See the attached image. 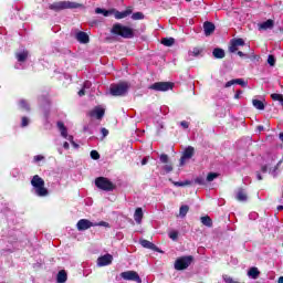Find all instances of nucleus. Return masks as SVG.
Returning a JSON list of instances; mask_svg holds the SVG:
<instances>
[{
	"mask_svg": "<svg viewBox=\"0 0 283 283\" xmlns=\"http://www.w3.org/2000/svg\"><path fill=\"white\" fill-rule=\"evenodd\" d=\"M163 45H166V48H171L174 45L175 40L174 38H165L161 40Z\"/></svg>",
	"mask_w": 283,
	"mask_h": 283,
	"instance_id": "obj_33",
	"label": "nucleus"
},
{
	"mask_svg": "<svg viewBox=\"0 0 283 283\" xmlns=\"http://www.w3.org/2000/svg\"><path fill=\"white\" fill-rule=\"evenodd\" d=\"M212 56H214V59H224V50L222 49H214L212 51Z\"/></svg>",
	"mask_w": 283,
	"mask_h": 283,
	"instance_id": "obj_29",
	"label": "nucleus"
},
{
	"mask_svg": "<svg viewBox=\"0 0 283 283\" xmlns=\"http://www.w3.org/2000/svg\"><path fill=\"white\" fill-rule=\"evenodd\" d=\"M95 185L98 189H102L103 191H114V184L105 177H98L95 180Z\"/></svg>",
	"mask_w": 283,
	"mask_h": 283,
	"instance_id": "obj_6",
	"label": "nucleus"
},
{
	"mask_svg": "<svg viewBox=\"0 0 283 283\" xmlns=\"http://www.w3.org/2000/svg\"><path fill=\"white\" fill-rule=\"evenodd\" d=\"M57 129L60 130L62 138H65L70 143H74V136L67 135V128L63 122H57Z\"/></svg>",
	"mask_w": 283,
	"mask_h": 283,
	"instance_id": "obj_13",
	"label": "nucleus"
},
{
	"mask_svg": "<svg viewBox=\"0 0 283 283\" xmlns=\"http://www.w3.org/2000/svg\"><path fill=\"white\" fill-rule=\"evenodd\" d=\"M41 160H45V156L36 155V156L33 157L34 163H41Z\"/></svg>",
	"mask_w": 283,
	"mask_h": 283,
	"instance_id": "obj_45",
	"label": "nucleus"
},
{
	"mask_svg": "<svg viewBox=\"0 0 283 283\" xmlns=\"http://www.w3.org/2000/svg\"><path fill=\"white\" fill-rule=\"evenodd\" d=\"M148 90H154L155 92H169V90H174V83L156 82L153 85H150Z\"/></svg>",
	"mask_w": 283,
	"mask_h": 283,
	"instance_id": "obj_7",
	"label": "nucleus"
},
{
	"mask_svg": "<svg viewBox=\"0 0 283 283\" xmlns=\"http://www.w3.org/2000/svg\"><path fill=\"white\" fill-rule=\"evenodd\" d=\"M84 132H87V126H84Z\"/></svg>",
	"mask_w": 283,
	"mask_h": 283,
	"instance_id": "obj_62",
	"label": "nucleus"
},
{
	"mask_svg": "<svg viewBox=\"0 0 283 283\" xmlns=\"http://www.w3.org/2000/svg\"><path fill=\"white\" fill-rule=\"evenodd\" d=\"M235 198L239 202H247L248 200L247 191H244V189H239L237 191Z\"/></svg>",
	"mask_w": 283,
	"mask_h": 283,
	"instance_id": "obj_24",
	"label": "nucleus"
},
{
	"mask_svg": "<svg viewBox=\"0 0 283 283\" xmlns=\"http://www.w3.org/2000/svg\"><path fill=\"white\" fill-rule=\"evenodd\" d=\"M193 262V256H182L176 260L175 269L176 271H185V269H189L191 263Z\"/></svg>",
	"mask_w": 283,
	"mask_h": 283,
	"instance_id": "obj_5",
	"label": "nucleus"
},
{
	"mask_svg": "<svg viewBox=\"0 0 283 283\" xmlns=\"http://www.w3.org/2000/svg\"><path fill=\"white\" fill-rule=\"evenodd\" d=\"M218 176V172H209L207 176V182H213Z\"/></svg>",
	"mask_w": 283,
	"mask_h": 283,
	"instance_id": "obj_38",
	"label": "nucleus"
},
{
	"mask_svg": "<svg viewBox=\"0 0 283 283\" xmlns=\"http://www.w3.org/2000/svg\"><path fill=\"white\" fill-rule=\"evenodd\" d=\"M268 63H269V65H271V67H274L275 66V56L269 55Z\"/></svg>",
	"mask_w": 283,
	"mask_h": 283,
	"instance_id": "obj_41",
	"label": "nucleus"
},
{
	"mask_svg": "<svg viewBox=\"0 0 283 283\" xmlns=\"http://www.w3.org/2000/svg\"><path fill=\"white\" fill-rule=\"evenodd\" d=\"M279 283H283V276L279 277Z\"/></svg>",
	"mask_w": 283,
	"mask_h": 283,
	"instance_id": "obj_59",
	"label": "nucleus"
},
{
	"mask_svg": "<svg viewBox=\"0 0 283 283\" xmlns=\"http://www.w3.org/2000/svg\"><path fill=\"white\" fill-rule=\"evenodd\" d=\"M101 134L103 138H107V136L109 135V130H107V128H101Z\"/></svg>",
	"mask_w": 283,
	"mask_h": 283,
	"instance_id": "obj_47",
	"label": "nucleus"
},
{
	"mask_svg": "<svg viewBox=\"0 0 283 283\" xmlns=\"http://www.w3.org/2000/svg\"><path fill=\"white\" fill-rule=\"evenodd\" d=\"M112 260H114V256H112V254H105L103 256H99L97 259V266H108V264L112 263Z\"/></svg>",
	"mask_w": 283,
	"mask_h": 283,
	"instance_id": "obj_16",
	"label": "nucleus"
},
{
	"mask_svg": "<svg viewBox=\"0 0 283 283\" xmlns=\"http://www.w3.org/2000/svg\"><path fill=\"white\" fill-rule=\"evenodd\" d=\"M181 127H184V129H189V122L182 120L180 122Z\"/></svg>",
	"mask_w": 283,
	"mask_h": 283,
	"instance_id": "obj_49",
	"label": "nucleus"
},
{
	"mask_svg": "<svg viewBox=\"0 0 283 283\" xmlns=\"http://www.w3.org/2000/svg\"><path fill=\"white\" fill-rule=\"evenodd\" d=\"M189 213V206H181L179 209V217L185 218Z\"/></svg>",
	"mask_w": 283,
	"mask_h": 283,
	"instance_id": "obj_34",
	"label": "nucleus"
},
{
	"mask_svg": "<svg viewBox=\"0 0 283 283\" xmlns=\"http://www.w3.org/2000/svg\"><path fill=\"white\" fill-rule=\"evenodd\" d=\"M28 56H30V53L25 50L15 52L18 63H25V61H28Z\"/></svg>",
	"mask_w": 283,
	"mask_h": 283,
	"instance_id": "obj_19",
	"label": "nucleus"
},
{
	"mask_svg": "<svg viewBox=\"0 0 283 283\" xmlns=\"http://www.w3.org/2000/svg\"><path fill=\"white\" fill-rule=\"evenodd\" d=\"M59 153H60V154H63V151H62L61 149H59Z\"/></svg>",
	"mask_w": 283,
	"mask_h": 283,
	"instance_id": "obj_63",
	"label": "nucleus"
},
{
	"mask_svg": "<svg viewBox=\"0 0 283 283\" xmlns=\"http://www.w3.org/2000/svg\"><path fill=\"white\" fill-rule=\"evenodd\" d=\"M252 105L255 109L263 111L264 109V102L260 99H252Z\"/></svg>",
	"mask_w": 283,
	"mask_h": 283,
	"instance_id": "obj_31",
	"label": "nucleus"
},
{
	"mask_svg": "<svg viewBox=\"0 0 283 283\" xmlns=\"http://www.w3.org/2000/svg\"><path fill=\"white\" fill-rule=\"evenodd\" d=\"M77 8H83V4L72 1H57L49 6V9L53 10V12H61V10H76Z\"/></svg>",
	"mask_w": 283,
	"mask_h": 283,
	"instance_id": "obj_3",
	"label": "nucleus"
},
{
	"mask_svg": "<svg viewBox=\"0 0 283 283\" xmlns=\"http://www.w3.org/2000/svg\"><path fill=\"white\" fill-rule=\"evenodd\" d=\"M203 31L206 36H211V33L216 32V24H213V22L206 21L203 23Z\"/></svg>",
	"mask_w": 283,
	"mask_h": 283,
	"instance_id": "obj_18",
	"label": "nucleus"
},
{
	"mask_svg": "<svg viewBox=\"0 0 283 283\" xmlns=\"http://www.w3.org/2000/svg\"><path fill=\"white\" fill-rule=\"evenodd\" d=\"M132 19L133 21H140L145 19V14H143V12H135L132 14Z\"/></svg>",
	"mask_w": 283,
	"mask_h": 283,
	"instance_id": "obj_36",
	"label": "nucleus"
},
{
	"mask_svg": "<svg viewBox=\"0 0 283 283\" xmlns=\"http://www.w3.org/2000/svg\"><path fill=\"white\" fill-rule=\"evenodd\" d=\"M95 224H97L96 227H109V223L105 221H101L99 223H95Z\"/></svg>",
	"mask_w": 283,
	"mask_h": 283,
	"instance_id": "obj_50",
	"label": "nucleus"
},
{
	"mask_svg": "<svg viewBox=\"0 0 283 283\" xmlns=\"http://www.w3.org/2000/svg\"><path fill=\"white\" fill-rule=\"evenodd\" d=\"M238 48H239V46H235V45L231 42V45H230V48H229V51L232 52V53H233V52H238Z\"/></svg>",
	"mask_w": 283,
	"mask_h": 283,
	"instance_id": "obj_48",
	"label": "nucleus"
},
{
	"mask_svg": "<svg viewBox=\"0 0 283 283\" xmlns=\"http://www.w3.org/2000/svg\"><path fill=\"white\" fill-rule=\"evenodd\" d=\"M71 145H73V147L75 148V149H78V144H76V143H71Z\"/></svg>",
	"mask_w": 283,
	"mask_h": 283,
	"instance_id": "obj_54",
	"label": "nucleus"
},
{
	"mask_svg": "<svg viewBox=\"0 0 283 283\" xmlns=\"http://www.w3.org/2000/svg\"><path fill=\"white\" fill-rule=\"evenodd\" d=\"M120 277L128 282L143 283V280L140 279V276L138 275V272H136V271L122 272Z\"/></svg>",
	"mask_w": 283,
	"mask_h": 283,
	"instance_id": "obj_8",
	"label": "nucleus"
},
{
	"mask_svg": "<svg viewBox=\"0 0 283 283\" xmlns=\"http://www.w3.org/2000/svg\"><path fill=\"white\" fill-rule=\"evenodd\" d=\"M139 244H142V247H144V249H150V251H156L157 253H163L160 248H157L156 244H154L151 241L148 240H140Z\"/></svg>",
	"mask_w": 283,
	"mask_h": 283,
	"instance_id": "obj_15",
	"label": "nucleus"
},
{
	"mask_svg": "<svg viewBox=\"0 0 283 283\" xmlns=\"http://www.w3.org/2000/svg\"><path fill=\"white\" fill-rule=\"evenodd\" d=\"M113 12H114L115 19H117V20L126 19V17H129V14H132V10H129V9H127L125 11H115V10H113Z\"/></svg>",
	"mask_w": 283,
	"mask_h": 283,
	"instance_id": "obj_22",
	"label": "nucleus"
},
{
	"mask_svg": "<svg viewBox=\"0 0 283 283\" xmlns=\"http://www.w3.org/2000/svg\"><path fill=\"white\" fill-rule=\"evenodd\" d=\"M272 101H279L280 103H283V95L282 94H277V93H273L271 95Z\"/></svg>",
	"mask_w": 283,
	"mask_h": 283,
	"instance_id": "obj_40",
	"label": "nucleus"
},
{
	"mask_svg": "<svg viewBox=\"0 0 283 283\" xmlns=\"http://www.w3.org/2000/svg\"><path fill=\"white\" fill-rule=\"evenodd\" d=\"M159 127H160V129H163L165 127V125H163V123H159Z\"/></svg>",
	"mask_w": 283,
	"mask_h": 283,
	"instance_id": "obj_61",
	"label": "nucleus"
},
{
	"mask_svg": "<svg viewBox=\"0 0 283 283\" xmlns=\"http://www.w3.org/2000/svg\"><path fill=\"white\" fill-rule=\"evenodd\" d=\"M15 70H21V66L19 64H15Z\"/></svg>",
	"mask_w": 283,
	"mask_h": 283,
	"instance_id": "obj_60",
	"label": "nucleus"
},
{
	"mask_svg": "<svg viewBox=\"0 0 283 283\" xmlns=\"http://www.w3.org/2000/svg\"><path fill=\"white\" fill-rule=\"evenodd\" d=\"M201 223L205 224V227H212L213 224L210 217H201Z\"/></svg>",
	"mask_w": 283,
	"mask_h": 283,
	"instance_id": "obj_37",
	"label": "nucleus"
},
{
	"mask_svg": "<svg viewBox=\"0 0 283 283\" xmlns=\"http://www.w3.org/2000/svg\"><path fill=\"white\" fill-rule=\"evenodd\" d=\"M172 185L175 187H189V185H191L190 180H186V181H172Z\"/></svg>",
	"mask_w": 283,
	"mask_h": 283,
	"instance_id": "obj_35",
	"label": "nucleus"
},
{
	"mask_svg": "<svg viewBox=\"0 0 283 283\" xmlns=\"http://www.w3.org/2000/svg\"><path fill=\"white\" fill-rule=\"evenodd\" d=\"M28 125H30V118L22 117L21 127H28Z\"/></svg>",
	"mask_w": 283,
	"mask_h": 283,
	"instance_id": "obj_43",
	"label": "nucleus"
},
{
	"mask_svg": "<svg viewBox=\"0 0 283 283\" xmlns=\"http://www.w3.org/2000/svg\"><path fill=\"white\" fill-rule=\"evenodd\" d=\"M111 94L112 96H125L129 91V84L127 82H122L118 84L111 85Z\"/></svg>",
	"mask_w": 283,
	"mask_h": 283,
	"instance_id": "obj_4",
	"label": "nucleus"
},
{
	"mask_svg": "<svg viewBox=\"0 0 283 283\" xmlns=\"http://www.w3.org/2000/svg\"><path fill=\"white\" fill-rule=\"evenodd\" d=\"M90 116H92V118H97V120H101L103 116H105V108L97 106L91 111Z\"/></svg>",
	"mask_w": 283,
	"mask_h": 283,
	"instance_id": "obj_14",
	"label": "nucleus"
},
{
	"mask_svg": "<svg viewBox=\"0 0 283 283\" xmlns=\"http://www.w3.org/2000/svg\"><path fill=\"white\" fill-rule=\"evenodd\" d=\"M91 158H92L93 160H98V158H101V155L98 154V151L92 150V151H91Z\"/></svg>",
	"mask_w": 283,
	"mask_h": 283,
	"instance_id": "obj_42",
	"label": "nucleus"
},
{
	"mask_svg": "<svg viewBox=\"0 0 283 283\" xmlns=\"http://www.w3.org/2000/svg\"><path fill=\"white\" fill-rule=\"evenodd\" d=\"M248 275L249 277H252V280H258V277H260V270H258V268H251Z\"/></svg>",
	"mask_w": 283,
	"mask_h": 283,
	"instance_id": "obj_27",
	"label": "nucleus"
},
{
	"mask_svg": "<svg viewBox=\"0 0 283 283\" xmlns=\"http://www.w3.org/2000/svg\"><path fill=\"white\" fill-rule=\"evenodd\" d=\"M203 49L195 46L191 50L188 51V61H191L192 59H198L200 54H202Z\"/></svg>",
	"mask_w": 283,
	"mask_h": 283,
	"instance_id": "obj_17",
	"label": "nucleus"
},
{
	"mask_svg": "<svg viewBox=\"0 0 283 283\" xmlns=\"http://www.w3.org/2000/svg\"><path fill=\"white\" fill-rule=\"evenodd\" d=\"M97 224L87 220V219H81L76 223L77 231H87V229H92V227H96Z\"/></svg>",
	"mask_w": 283,
	"mask_h": 283,
	"instance_id": "obj_10",
	"label": "nucleus"
},
{
	"mask_svg": "<svg viewBox=\"0 0 283 283\" xmlns=\"http://www.w3.org/2000/svg\"><path fill=\"white\" fill-rule=\"evenodd\" d=\"M31 186L32 193H34V196H38V198H46V196H50V191L48 190V188H45V180H43L41 176H33L31 178Z\"/></svg>",
	"mask_w": 283,
	"mask_h": 283,
	"instance_id": "obj_1",
	"label": "nucleus"
},
{
	"mask_svg": "<svg viewBox=\"0 0 283 283\" xmlns=\"http://www.w3.org/2000/svg\"><path fill=\"white\" fill-rule=\"evenodd\" d=\"M143 208H137L134 213V220L137 224H140L143 222Z\"/></svg>",
	"mask_w": 283,
	"mask_h": 283,
	"instance_id": "obj_25",
	"label": "nucleus"
},
{
	"mask_svg": "<svg viewBox=\"0 0 283 283\" xmlns=\"http://www.w3.org/2000/svg\"><path fill=\"white\" fill-rule=\"evenodd\" d=\"M142 165H147V158H144V159L142 160Z\"/></svg>",
	"mask_w": 283,
	"mask_h": 283,
	"instance_id": "obj_57",
	"label": "nucleus"
},
{
	"mask_svg": "<svg viewBox=\"0 0 283 283\" xmlns=\"http://www.w3.org/2000/svg\"><path fill=\"white\" fill-rule=\"evenodd\" d=\"M111 34H113V36H120L122 39H134V29L120 23H115L111 29Z\"/></svg>",
	"mask_w": 283,
	"mask_h": 283,
	"instance_id": "obj_2",
	"label": "nucleus"
},
{
	"mask_svg": "<svg viewBox=\"0 0 283 283\" xmlns=\"http://www.w3.org/2000/svg\"><path fill=\"white\" fill-rule=\"evenodd\" d=\"M90 87H92V82L86 81L83 84V88L78 91V96H85V92L86 90H90Z\"/></svg>",
	"mask_w": 283,
	"mask_h": 283,
	"instance_id": "obj_30",
	"label": "nucleus"
},
{
	"mask_svg": "<svg viewBox=\"0 0 283 283\" xmlns=\"http://www.w3.org/2000/svg\"><path fill=\"white\" fill-rule=\"evenodd\" d=\"M240 94H242V91H239V92L234 95V98H240Z\"/></svg>",
	"mask_w": 283,
	"mask_h": 283,
	"instance_id": "obj_52",
	"label": "nucleus"
},
{
	"mask_svg": "<svg viewBox=\"0 0 283 283\" xmlns=\"http://www.w3.org/2000/svg\"><path fill=\"white\" fill-rule=\"evenodd\" d=\"M95 13L96 14H103V17H109V14H114V11L113 10H105V9L96 8L95 9Z\"/></svg>",
	"mask_w": 283,
	"mask_h": 283,
	"instance_id": "obj_28",
	"label": "nucleus"
},
{
	"mask_svg": "<svg viewBox=\"0 0 283 283\" xmlns=\"http://www.w3.org/2000/svg\"><path fill=\"white\" fill-rule=\"evenodd\" d=\"M238 56H241V57H242V56H244V53H243L242 51H239V52H238Z\"/></svg>",
	"mask_w": 283,
	"mask_h": 283,
	"instance_id": "obj_55",
	"label": "nucleus"
},
{
	"mask_svg": "<svg viewBox=\"0 0 283 283\" xmlns=\"http://www.w3.org/2000/svg\"><path fill=\"white\" fill-rule=\"evenodd\" d=\"M259 132H263L264 130V126H258Z\"/></svg>",
	"mask_w": 283,
	"mask_h": 283,
	"instance_id": "obj_56",
	"label": "nucleus"
},
{
	"mask_svg": "<svg viewBox=\"0 0 283 283\" xmlns=\"http://www.w3.org/2000/svg\"><path fill=\"white\" fill-rule=\"evenodd\" d=\"M231 43H233L237 48H241L242 45H244V40L243 39H233L231 41Z\"/></svg>",
	"mask_w": 283,
	"mask_h": 283,
	"instance_id": "obj_39",
	"label": "nucleus"
},
{
	"mask_svg": "<svg viewBox=\"0 0 283 283\" xmlns=\"http://www.w3.org/2000/svg\"><path fill=\"white\" fill-rule=\"evenodd\" d=\"M63 147H64L65 149H70V143L65 142V143L63 144Z\"/></svg>",
	"mask_w": 283,
	"mask_h": 283,
	"instance_id": "obj_51",
	"label": "nucleus"
},
{
	"mask_svg": "<svg viewBox=\"0 0 283 283\" xmlns=\"http://www.w3.org/2000/svg\"><path fill=\"white\" fill-rule=\"evenodd\" d=\"M160 163H163V165H165L163 167L164 171H166V174H171V171H174V166L171 164H169V156L166 154H161L159 157Z\"/></svg>",
	"mask_w": 283,
	"mask_h": 283,
	"instance_id": "obj_12",
	"label": "nucleus"
},
{
	"mask_svg": "<svg viewBox=\"0 0 283 283\" xmlns=\"http://www.w3.org/2000/svg\"><path fill=\"white\" fill-rule=\"evenodd\" d=\"M195 154L196 148H193L192 146H188L187 148H185V150L182 151V156L180 158V166L182 167L185 163H187V160H191Z\"/></svg>",
	"mask_w": 283,
	"mask_h": 283,
	"instance_id": "obj_9",
	"label": "nucleus"
},
{
	"mask_svg": "<svg viewBox=\"0 0 283 283\" xmlns=\"http://www.w3.org/2000/svg\"><path fill=\"white\" fill-rule=\"evenodd\" d=\"M56 282L57 283H66L67 282V272H65V270H62L57 273Z\"/></svg>",
	"mask_w": 283,
	"mask_h": 283,
	"instance_id": "obj_26",
	"label": "nucleus"
},
{
	"mask_svg": "<svg viewBox=\"0 0 283 283\" xmlns=\"http://www.w3.org/2000/svg\"><path fill=\"white\" fill-rule=\"evenodd\" d=\"M277 211H283V206H279Z\"/></svg>",
	"mask_w": 283,
	"mask_h": 283,
	"instance_id": "obj_58",
	"label": "nucleus"
},
{
	"mask_svg": "<svg viewBox=\"0 0 283 283\" xmlns=\"http://www.w3.org/2000/svg\"><path fill=\"white\" fill-rule=\"evenodd\" d=\"M280 165H282V161H279L276 165L275 164H268L265 166H262L261 171L262 174H266V171H269V174H271V176H277V167H280Z\"/></svg>",
	"mask_w": 283,
	"mask_h": 283,
	"instance_id": "obj_11",
	"label": "nucleus"
},
{
	"mask_svg": "<svg viewBox=\"0 0 283 283\" xmlns=\"http://www.w3.org/2000/svg\"><path fill=\"white\" fill-rule=\"evenodd\" d=\"M196 185H207V180H205V178L202 177H198L196 180H195Z\"/></svg>",
	"mask_w": 283,
	"mask_h": 283,
	"instance_id": "obj_46",
	"label": "nucleus"
},
{
	"mask_svg": "<svg viewBox=\"0 0 283 283\" xmlns=\"http://www.w3.org/2000/svg\"><path fill=\"white\" fill-rule=\"evenodd\" d=\"M169 238L170 240H174V241L178 240V231H170Z\"/></svg>",
	"mask_w": 283,
	"mask_h": 283,
	"instance_id": "obj_44",
	"label": "nucleus"
},
{
	"mask_svg": "<svg viewBox=\"0 0 283 283\" xmlns=\"http://www.w3.org/2000/svg\"><path fill=\"white\" fill-rule=\"evenodd\" d=\"M76 39L80 43H90V35L83 31L76 33Z\"/></svg>",
	"mask_w": 283,
	"mask_h": 283,
	"instance_id": "obj_23",
	"label": "nucleus"
},
{
	"mask_svg": "<svg viewBox=\"0 0 283 283\" xmlns=\"http://www.w3.org/2000/svg\"><path fill=\"white\" fill-rule=\"evenodd\" d=\"M274 25H275V22L273 20L269 19L265 22H261L259 24V30H264V31L273 30Z\"/></svg>",
	"mask_w": 283,
	"mask_h": 283,
	"instance_id": "obj_21",
	"label": "nucleus"
},
{
	"mask_svg": "<svg viewBox=\"0 0 283 283\" xmlns=\"http://www.w3.org/2000/svg\"><path fill=\"white\" fill-rule=\"evenodd\" d=\"M19 107H20V109H23L24 112H30V104L25 99L19 101Z\"/></svg>",
	"mask_w": 283,
	"mask_h": 283,
	"instance_id": "obj_32",
	"label": "nucleus"
},
{
	"mask_svg": "<svg viewBox=\"0 0 283 283\" xmlns=\"http://www.w3.org/2000/svg\"><path fill=\"white\" fill-rule=\"evenodd\" d=\"M232 85H241V87H247V82L243 78H235L227 82L224 84L226 88L231 87Z\"/></svg>",
	"mask_w": 283,
	"mask_h": 283,
	"instance_id": "obj_20",
	"label": "nucleus"
},
{
	"mask_svg": "<svg viewBox=\"0 0 283 283\" xmlns=\"http://www.w3.org/2000/svg\"><path fill=\"white\" fill-rule=\"evenodd\" d=\"M256 179L262 180V175L260 172H256Z\"/></svg>",
	"mask_w": 283,
	"mask_h": 283,
	"instance_id": "obj_53",
	"label": "nucleus"
}]
</instances>
